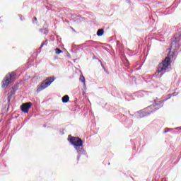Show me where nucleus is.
<instances>
[{"label": "nucleus", "mask_w": 181, "mask_h": 181, "mask_svg": "<svg viewBox=\"0 0 181 181\" xmlns=\"http://www.w3.org/2000/svg\"><path fill=\"white\" fill-rule=\"evenodd\" d=\"M83 88H87V86H86V82L83 83Z\"/></svg>", "instance_id": "nucleus-26"}, {"label": "nucleus", "mask_w": 181, "mask_h": 181, "mask_svg": "<svg viewBox=\"0 0 181 181\" xmlns=\"http://www.w3.org/2000/svg\"><path fill=\"white\" fill-rule=\"evenodd\" d=\"M30 108H32V103L31 102H27L21 106V110L22 112H24L25 114H28V112H29V110H30Z\"/></svg>", "instance_id": "nucleus-7"}, {"label": "nucleus", "mask_w": 181, "mask_h": 181, "mask_svg": "<svg viewBox=\"0 0 181 181\" xmlns=\"http://www.w3.org/2000/svg\"><path fill=\"white\" fill-rule=\"evenodd\" d=\"M122 121H124V122H127L128 121V117L124 115H122Z\"/></svg>", "instance_id": "nucleus-17"}, {"label": "nucleus", "mask_w": 181, "mask_h": 181, "mask_svg": "<svg viewBox=\"0 0 181 181\" xmlns=\"http://www.w3.org/2000/svg\"><path fill=\"white\" fill-rule=\"evenodd\" d=\"M180 39H181V31L176 33L172 38L170 48L173 50V53L168 54L164 60H163L158 65L157 71L153 74V77L156 78H160L166 70L169 69V66L172 64V59H173V54L176 52H180Z\"/></svg>", "instance_id": "nucleus-1"}, {"label": "nucleus", "mask_w": 181, "mask_h": 181, "mask_svg": "<svg viewBox=\"0 0 181 181\" xmlns=\"http://www.w3.org/2000/svg\"><path fill=\"white\" fill-rule=\"evenodd\" d=\"M127 4H131V0H127Z\"/></svg>", "instance_id": "nucleus-27"}, {"label": "nucleus", "mask_w": 181, "mask_h": 181, "mask_svg": "<svg viewBox=\"0 0 181 181\" xmlns=\"http://www.w3.org/2000/svg\"><path fill=\"white\" fill-rule=\"evenodd\" d=\"M20 86H21V82H18V83H16L13 87H12L11 95L16 94V91H18V90H19Z\"/></svg>", "instance_id": "nucleus-9"}, {"label": "nucleus", "mask_w": 181, "mask_h": 181, "mask_svg": "<svg viewBox=\"0 0 181 181\" xmlns=\"http://www.w3.org/2000/svg\"><path fill=\"white\" fill-rule=\"evenodd\" d=\"M122 46V45L121 44V42L117 41V47H118L119 49H121Z\"/></svg>", "instance_id": "nucleus-20"}, {"label": "nucleus", "mask_w": 181, "mask_h": 181, "mask_svg": "<svg viewBox=\"0 0 181 181\" xmlns=\"http://www.w3.org/2000/svg\"><path fill=\"white\" fill-rule=\"evenodd\" d=\"M97 36L101 37L104 35V29H98L96 33Z\"/></svg>", "instance_id": "nucleus-12"}, {"label": "nucleus", "mask_w": 181, "mask_h": 181, "mask_svg": "<svg viewBox=\"0 0 181 181\" xmlns=\"http://www.w3.org/2000/svg\"><path fill=\"white\" fill-rule=\"evenodd\" d=\"M60 135H64V129H61L59 130Z\"/></svg>", "instance_id": "nucleus-21"}, {"label": "nucleus", "mask_w": 181, "mask_h": 181, "mask_svg": "<svg viewBox=\"0 0 181 181\" xmlns=\"http://www.w3.org/2000/svg\"><path fill=\"white\" fill-rule=\"evenodd\" d=\"M16 76V74L15 72H11L6 75L2 81V88H6L9 84H11V83H13L15 81V76Z\"/></svg>", "instance_id": "nucleus-4"}, {"label": "nucleus", "mask_w": 181, "mask_h": 181, "mask_svg": "<svg viewBox=\"0 0 181 181\" xmlns=\"http://www.w3.org/2000/svg\"><path fill=\"white\" fill-rule=\"evenodd\" d=\"M108 165H110V163H109Z\"/></svg>", "instance_id": "nucleus-32"}, {"label": "nucleus", "mask_w": 181, "mask_h": 181, "mask_svg": "<svg viewBox=\"0 0 181 181\" xmlns=\"http://www.w3.org/2000/svg\"><path fill=\"white\" fill-rule=\"evenodd\" d=\"M177 94H179V93L174 92V93H172V95L173 97H176V95H177Z\"/></svg>", "instance_id": "nucleus-24"}, {"label": "nucleus", "mask_w": 181, "mask_h": 181, "mask_svg": "<svg viewBox=\"0 0 181 181\" xmlns=\"http://www.w3.org/2000/svg\"><path fill=\"white\" fill-rule=\"evenodd\" d=\"M142 93H146V91L145 90H141Z\"/></svg>", "instance_id": "nucleus-30"}, {"label": "nucleus", "mask_w": 181, "mask_h": 181, "mask_svg": "<svg viewBox=\"0 0 181 181\" xmlns=\"http://www.w3.org/2000/svg\"><path fill=\"white\" fill-rule=\"evenodd\" d=\"M43 46H47V40H45V42H43L40 47V49H42V47H43Z\"/></svg>", "instance_id": "nucleus-18"}, {"label": "nucleus", "mask_w": 181, "mask_h": 181, "mask_svg": "<svg viewBox=\"0 0 181 181\" xmlns=\"http://www.w3.org/2000/svg\"><path fill=\"white\" fill-rule=\"evenodd\" d=\"M168 9H170V7L168 8Z\"/></svg>", "instance_id": "nucleus-31"}, {"label": "nucleus", "mask_w": 181, "mask_h": 181, "mask_svg": "<svg viewBox=\"0 0 181 181\" xmlns=\"http://www.w3.org/2000/svg\"><path fill=\"white\" fill-rule=\"evenodd\" d=\"M173 129H181V127H175L174 129H170V128H165L164 129V134H168V132H169L170 131H173Z\"/></svg>", "instance_id": "nucleus-11"}, {"label": "nucleus", "mask_w": 181, "mask_h": 181, "mask_svg": "<svg viewBox=\"0 0 181 181\" xmlns=\"http://www.w3.org/2000/svg\"><path fill=\"white\" fill-rule=\"evenodd\" d=\"M18 16H19L21 21H25V17H23V16H22V14H19Z\"/></svg>", "instance_id": "nucleus-22"}, {"label": "nucleus", "mask_w": 181, "mask_h": 181, "mask_svg": "<svg viewBox=\"0 0 181 181\" xmlns=\"http://www.w3.org/2000/svg\"><path fill=\"white\" fill-rule=\"evenodd\" d=\"M79 80L81 81V83H86V78L83 75L80 76Z\"/></svg>", "instance_id": "nucleus-16"}, {"label": "nucleus", "mask_w": 181, "mask_h": 181, "mask_svg": "<svg viewBox=\"0 0 181 181\" xmlns=\"http://www.w3.org/2000/svg\"><path fill=\"white\" fill-rule=\"evenodd\" d=\"M68 141L72 146H74L75 151L77 153L76 160L78 163L80 160V158L81 156H86V158H88L87 156V151L84 149V141L81 139L80 137L73 136L71 134L68 136Z\"/></svg>", "instance_id": "nucleus-2"}, {"label": "nucleus", "mask_w": 181, "mask_h": 181, "mask_svg": "<svg viewBox=\"0 0 181 181\" xmlns=\"http://www.w3.org/2000/svg\"><path fill=\"white\" fill-rule=\"evenodd\" d=\"M55 53L56 54H60V53H63V51L59 48H55Z\"/></svg>", "instance_id": "nucleus-15"}, {"label": "nucleus", "mask_w": 181, "mask_h": 181, "mask_svg": "<svg viewBox=\"0 0 181 181\" xmlns=\"http://www.w3.org/2000/svg\"><path fill=\"white\" fill-rule=\"evenodd\" d=\"M129 115H130L131 117H134V115H132L131 113H129Z\"/></svg>", "instance_id": "nucleus-29"}, {"label": "nucleus", "mask_w": 181, "mask_h": 181, "mask_svg": "<svg viewBox=\"0 0 181 181\" xmlns=\"http://www.w3.org/2000/svg\"><path fill=\"white\" fill-rule=\"evenodd\" d=\"M101 66H102L103 69L105 70V71H107V70L105 69V66H104L103 63H101Z\"/></svg>", "instance_id": "nucleus-25"}, {"label": "nucleus", "mask_w": 181, "mask_h": 181, "mask_svg": "<svg viewBox=\"0 0 181 181\" xmlns=\"http://www.w3.org/2000/svg\"><path fill=\"white\" fill-rule=\"evenodd\" d=\"M88 43L91 45H89ZM95 45H98V42L88 40V41H86L85 43L78 45V47H80L83 50V47H90L91 46H95Z\"/></svg>", "instance_id": "nucleus-8"}, {"label": "nucleus", "mask_w": 181, "mask_h": 181, "mask_svg": "<svg viewBox=\"0 0 181 181\" xmlns=\"http://www.w3.org/2000/svg\"><path fill=\"white\" fill-rule=\"evenodd\" d=\"M32 21H33V23H35V22H36V21H37V18L33 17Z\"/></svg>", "instance_id": "nucleus-23"}, {"label": "nucleus", "mask_w": 181, "mask_h": 181, "mask_svg": "<svg viewBox=\"0 0 181 181\" xmlns=\"http://www.w3.org/2000/svg\"><path fill=\"white\" fill-rule=\"evenodd\" d=\"M54 80H56V77H54V76L46 78L45 81H43L40 85H37V93H40V91L45 90V88H47V87H49Z\"/></svg>", "instance_id": "nucleus-3"}, {"label": "nucleus", "mask_w": 181, "mask_h": 181, "mask_svg": "<svg viewBox=\"0 0 181 181\" xmlns=\"http://www.w3.org/2000/svg\"><path fill=\"white\" fill-rule=\"evenodd\" d=\"M66 56H67L68 57H70V54L68 53V54H66Z\"/></svg>", "instance_id": "nucleus-28"}, {"label": "nucleus", "mask_w": 181, "mask_h": 181, "mask_svg": "<svg viewBox=\"0 0 181 181\" xmlns=\"http://www.w3.org/2000/svg\"><path fill=\"white\" fill-rule=\"evenodd\" d=\"M62 103H64V104H66L69 103V101H70V97H69L68 95H65L62 98Z\"/></svg>", "instance_id": "nucleus-10"}, {"label": "nucleus", "mask_w": 181, "mask_h": 181, "mask_svg": "<svg viewBox=\"0 0 181 181\" xmlns=\"http://www.w3.org/2000/svg\"><path fill=\"white\" fill-rule=\"evenodd\" d=\"M170 98H172V94H168V97L163 100H154L153 103L149 105L148 108H152L153 107L156 110H159L163 107V103H165V101H168V100H170Z\"/></svg>", "instance_id": "nucleus-6"}, {"label": "nucleus", "mask_w": 181, "mask_h": 181, "mask_svg": "<svg viewBox=\"0 0 181 181\" xmlns=\"http://www.w3.org/2000/svg\"><path fill=\"white\" fill-rule=\"evenodd\" d=\"M40 32L41 33H43V35H47V33H49V30H47V28H42L40 30Z\"/></svg>", "instance_id": "nucleus-14"}, {"label": "nucleus", "mask_w": 181, "mask_h": 181, "mask_svg": "<svg viewBox=\"0 0 181 181\" xmlns=\"http://www.w3.org/2000/svg\"><path fill=\"white\" fill-rule=\"evenodd\" d=\"M148 107L149 106H148L146 109L137 112V118L141 119L145 117H148V115H151V114L155 112V111H158V110H156L153 107L150 108Z\"/></svg>", "instance_id": "nucleus-5"}, {"label": "nucleus", "mask_w": 181, "mask_h": 181, "mask_svg": "<svg viewBox=\"0 0 181 181\" xmlns=\"http://www.w3.org/2000/svg\"><path fill=\"white\" fill-rule=\"evenodd\" d=\"M73 49H74L75 51V53H77V51L78 50H80V47H78V45L76 47V45L73 47Z\"/></svg>", "instance_id": "nucleus-19"}, {"label": "nucleus", "mask_w": 181, "mask_h": 181, "mask_svg": "<svg viewBox=\"0 0 181 181\" xmlns=\"http://www.w3.org/2000/svg\"><path fill=\"white\" fill-rule=\"evenodd\" d=\"M8 94H9V95L7 97L8 104H9V103H11V100H12V95H15V94H12V91L8 93Z\"/></svg>", "instance_id": "nucleus-13"}]
</instances>
